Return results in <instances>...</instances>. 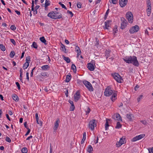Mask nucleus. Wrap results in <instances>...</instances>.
<instances>
[{
	"mask_svg": "<svg viewBox=\"0 0 153 153\" xmlns=\"http://www.w3.org/2000/svg\"><path fill=\"white\" fill-rule=\"evenodd\" d=\"M123 59L126 63L132 64L134 65L137 67H138L139 65L137 57L135 56H126Z\"/></svg>",
	"mask_w": 153,
	"mask_h": 153,
	"instance_id": "obj_1",
	"label": "nucleus"
},
{
	"mask_svg": "<svg viewBox=\"0 0 153 153\" xmlns=\"http://www.w3.org/2000/svg\"><path fill=\"white\" fill-rule=\"evenodd\" d=\"M48 16L51 19H61L62 17V15L61 13L55 11L49 13L48 15Z\"/></svg>",
	"mask_w": 153,
	"mask_h": 153,
	"instance_id": "obj_2",
	"label": "nucleus"
},
{
	"mask_svg": "<svg viewBox=\"0 0 153 153\" xmlns=\"http://www.w3.org/2000/svg\"><path fill=\"white\" fill-rule=\"evenodd\" d=\"M111 75L113 78L117 82L121 83L122 82V81H123V79L122 77H121L118 73H114V74H112Z\"/></svg>",
	"mask_w": 153,
	"mask_h": 153,
	"instance_id": "obj_3",
	"label": "nucleus"
},
{
	"mask_svg": "<svg viewBox=\"0 0 153 153\" xmlns=\"http://www.w3.org/2000/svg\"><path fill=\"white\" fill-rule=\"evenodd\" d=\"M126 17L130 23H132L133 21V15L131 12H128L126 14Z\"/></svg>",
	"mask_w": 153,
	"mask_h": 153,
	"instance_id": "obj_4",
	"label": "nucleus"
},
{
	"mask_svg": "<svg viewBox=\"0 0 153 153\" xmlns=\"http://www.w3.org/2000/svg\"><path fill=\"white\" fill-rule=\"evenodd\" d=\"M83 82L89 91H93L94 88L91 84L89 82L86 80H85L83 81Z\"/></svg>",
	"mask_w": 153,
	"mask_h": 153,
	"instance_id": "obj_5",
	"label": "nucleus"
},
{
	"mask_svg": "<svg viewBox=\"0 0 153 153\" xmlns=\"http://www.w3.org/2000/svg\"><path fill=\"white\" fill-rule=\"evenodd\" d=\"M89 128L91 130H93L94 128V127L96 126V121L95 120H93L90 121L88 125Z\"/></svg>",
	"mask_w": 153,
	"mask_h": 153,
	"instance_id": "obj_6",
	"label": "nucleus"
},
{
	"mask_svg": "<svg viewBox=\"0 0 153 153\" xmlns=\"http://www.w3.org/2000/svg\"><path fill=\"white\" fill-rule=\"evenodd\" d=\"M113 93V91L109 87L106 88L104 92V95L106 96L109 97Z\"/></svg>",
	"mask_w": 153,
	"mask_h": 153,
	"instance_id": "obj_7",
	"label": "nucleus"
},
{
	"mask_svg": "<svg viewBox=\"0 0 153 153\" xmlns=\"http://www.w3.org/2000/svg\"><path fill=\"white\" fill-rule=\"evenodd\" d=\"M126 138L125 137H123L120 139L119 142H117L116 145L117 147H119L121 146L123 144H124L126 143L125 141Z\"/></svg>",
	"mask_w": 153,
	"mask_h": 153,
	"instance_id": "obj_8",
	"label": "nucleus"
},
{
	"mask_svg": "<svg viewBox=\"0 0 153 153\" xmlns=\"http://www.w3.org/2000/svg\"><path fill=\"white\" fill-rule=\"evenodd\" d=\"M139 29V27L137 25H135L130 28L129 30V31L131 34L134 33L135 32L138 31Z\"/></svg>",
	"mask_w": 153,
	"mask_h": 153,
	"instance_id": "obj_9",
	"label": "nucleus"
},
{
	"mask_svg": "<svg viewBox=\"0 0 153 153\" xmlns=\"http://www.w3.org/2000/svg\"><path fill=\"white\" fill-rule=\"evenodd\" d=\"M145 136V135L144 134H141L139 135L136 136V137H134L132 140L131 141L132 142H135L137 140H140L144 137Z\"/></svg>",
	"mask_w": 153,
	"mask_h": 153,
	"instance_id": "obj_10",
	"label": "nucleus"
},
{
	"mask_svg": "<svg viewBox=\"0 0 153 153\" xmlns=\"http://www.w3.org/2000/svg\"><path fill=\"white\" fill-rule=\"evenodd\" d=\"M119 4L121 7H123L126 5L128 0H119Z\"/></svg>",
	"mask_w": 153,
	"mask_h": 153,
	"instance_id": "obj_11",
	"label": "nucleus"
},
{
	"mask_svg": "<svg viewBox=\"0 0 153 153\" xmlns=\"http://www.w3.org/2000/svg\"><path fill=\"white\" fill-rule=\"evenodd\" d=\"M113 118L115 120L118 121H122V120L120 114L118 113H116L113 116Z\"/></svg>",
	"mask_w": 153,
	"mask_h": 153,
	"instance_id": "obj_12",
	"label": "nucleus"
},
{
	"mask_svg": "<svg viewBox=\"0 0 153 153\" xmlns=\"http://www.w3.org/2000/svg\"><path fill=\"white\" fill-rule=\"evenodd\" d=\"M112 21L111 20H107L105 22V26L104 27V29H106L108 30L110 29L109 28L110 27V23Z\"/></svg>",
	"mask_w": 153,
	"mask_h": 153,
	"instance_id": "obj_13",
	"label": "nucleus"
},
{
	"mask_svg": "<svg viewBox=\"0 0 153 153\" xmlns=\"http://www.w3.org/2000/svg\"><path fill=\"white\" fill-rule=\"evenodd\" d=\"M121 21H123L121 23V26L120 27V28L122 29H124L125 27L127 26V22H125V21H126V20L123 18H121Z\"/></svg>",
	"mask_w": 153,
	"mask_h": 153,
	"instance_id": "obj_14",
	"label": "nucleus"
},
{
	"mask_svg": "<svg viewBox=\"0 0 153 153\" xmlns=\"http://www.w3.org/2000/svg\"><path fill=\"white\" fill-rule=\"evenodd\" d=\"M59 123L60 121L59 119H57L54 123V127H53L54 132L56 131V130H57L58 127Z\"/></svg>",
	"mask_w": 153,
	"mask_h": 153,
	"instance_id": "obj_15",
	"label": "nucleus"
},
{
	"mask_svg": "<svg viewBox=\"0 0 153 153\" xmlns=\"http://www.w3.org/2000/svg\"><path fill=\"white\" fill-rule=\"evenodd\" d=\"M75 51L77 53V57L78 58L81 52L79 47L78 46H76L75 48Z\"/></svg>",
	"mask_w": 153,
	"mask_h": 153,
	"instance_id": "obj_16",
	"label": "nucleus"
},
{
	"mask_svg": "<svg viewBox=\"0 0 153 153\" xmlns=\"http://www.w3.org/2000/svg\"><path fill=\"white\" fill-rule=\"evenodd\" d=\"M87 68L90 71H93L94 69V65L91 63L88 64Z\"/></svg>",
	"mask_w": 153,
	"mask_h": 153,
	"instance_id": "obj_17",
	"label": "nucleus"
},
{
	"mask_svg": "<svg viewBox=\"0 0 153 153\" xmlns=\"http://www.w3.org/2000/svg\"><path fill=\"white\" fill-rule=\"evenodd\" d=\"M111 51L110 50H106L105 51V56L106 57V59H108L109 57L111 56V55L110 54Z\"/></svg>",
	"mask_w": 153,
	"mask_h": 153,
	"instance_id": "obj_18",
	"label": "nucleus"
},
{
	"mask_svg": "<svg viewBox=\"0 0 153 153\" xmlns=\"http://www.w3.org/2000/svg\"><path fill=\"white\" fill-rule=\"evenodd\" d=\"M126 117L130 121L133 120V118H134L133 115L131 114H126Z\"/></svg>",
	"mask_w": 153,
	"mask_h": 153,
	"instance_id": "obj_19",
	"label": "nucleus"
},
{
	"mask_svg": "<svg viewBox=\"0 0 153 153\" xmlns=\"http://www.w3.org/2000/svg\"><path fill=\"white\" fill-rule=\"evenodd\" d=\"M50 68V66L48 65H43L41 67L42 69L43 70L45 71L48 70Z\"/></svg>",
	"mask_w": 153,
	"mask_h": 153,
	"instance_id": "obj_20",
	"label": "nucleus"
},
{
	"mask_svg": "<svg viewBox=\"0 0 153 153\" xmlns=\"http://www.w3.org/2000/svg\"><path fill=\"white\" fill-rule=\"evenodd\" d=\"M147 3V9H148V10H149V9H151V3L150 0H146Z\"/></svg>",
	"mask_w": 153,
	"mask_h": 153,
	"instance_id": "obj_21",
	"label": "nucleus"
},
{
	"mask_svg": "<svg viewBox=\"0 0 153 153\" xmlns=\"http://www.w3.org/2000/svg\"><path fill=\"white\" fill-rule=\"evenodd\" d=\"M117 94L116 93H114L113 94H112V96L111 97V100L112 101H114L117 98Z\"/></svg>",
	"mask_w": 153,
	"mask_h": 153,
	"instance_id": "obj_22",
	"label": "nucleus"
},
{
	"mask_svg": "<svg viewBox=\"0 0 153 153\" xmlns=\"http://www.w3.org/2000/svg\"><path fill=\"white\" fill-rule=\"evenodd\" d=\"M70 75H68L66 76V79L65 80V81L66 82H69L71 80V76L70 74H69Z\"/></svg>",
	"mask_w": 153,
	"mask_h": 153,
	"instance_id": "obj_23",
	"label": "nucleus"
},
{
	"mask_svg": "<svg viewBox=\"0 0 153 153\" xmlns=\"http://www.w3.org/2000/svg\"><path fill=\"white\" fill-rule=\"evenodd\" d=\"M93 148L92 146L90 145H89L87 149V151L89 153H93Z\"/></svg>",
	"mask_w": 153,
	"mask_h": 153,
	"instance_id": "obj_24",
	"label": "nucleus"
},
{
	"mask_svg": "<svg viewBox=\"0 0 153 153\" xmlns=\"http://www.w3.org/2000/svg\"><path fill=\"white\" fill-rule=\"evenodd\" d=\"M40 40L42 43H44L45 45H46L47 43H46V41L44 37L42 36L40 38Z\"/></svg>",
	"mask_w": 153,
	"mask_h": 153,
	"instance_id": "obj_25",
	"label": "nucleus"
},
{
	"mask_svg": "<svg viewBox=\"0 0 153 153\" xmlns=\"http://www.w3.org/2000/svg\"><path fill=\"white\" fill-rule=\"evenodd\" d=\"M108 121H111V120L109 119H106V122L105 125V127L106 130H107L108 128V127L109 126Z\"/></svg>",
	"mask_w": 153,
	"mask_h": 153,
	"instance_id": "obj_26",
	"label": "nucleus"
},
{
	"mask_svg": "<svg viewBox=\"0 0 153 153\" xmlns=\"http://www.w3.org/2000/svg\"><path fill=\"white\" fill-rule=\"evenodd\" d=\"M62 57L63 59L66 61L67 63H69L70 62V60L69 57H66L64 55H62Z\"/></svg>",
	"mask_w": 153,
	"mask_h": 153,
	"instance_id": "obj_27",
	"label": "nucleus"
},
{
	"mask_svg": "<svg viewBox=\"0 0 153 153\" xmlns=\"http://www.w3.org/2000/svg\"><path fill=\"white\" fill-rule=\"evenodd\" d=\"M86 138V133L84 132L83 134V138L81 142V144H83L84 143V141L85 140Z\"/></svg>",
	"mask_w": 153,
	"mask_h": 153,
	"instance_id": "obj_28",
	"label": "nucleus"
},
{
	"mask_svg": "<svg viewBox=\"0 0 153 153\" xmlns=\"http://www.w3.org/2000/svg\"><path fill=\"white\" fill-rule=\"evenodd\" d=\"M12 98L16 101H18L19 100V98L18 96L16 94L13 95Z\"/></svg>",
	"mask_w": 153,
	"mask_h": 153,
	"instance_id": "obj_29",
	"label": "nucleus"
},
{
	"mask_svg": "<svg viewBox=\"0 0 153 153\" xmlns=\"http://www.w3.org/2000/svg\"><path fill=\"white\" fill-rule=\"evenodd\" d=\"M61 47L62 48V51H63L64 52L66 53L67 52L66 51V49L65 48V46L64 45L61 43Z\"/></svg>",
	"mask_w": 153,
	"mask_h": 153,
	"instance_id": "obj_30",
	"label": "nucleus"
},
{
	"mask_svg": "<svg viewBox=\"0 0 153 153\" xmlns=\"http://www.w3.org/2000/svg\"><path fill=\"white\" fill-rule=\"evenodd\" d=\"M29 65V62H25L23 65V68L24 69H25L28 67Z\"/></svg>",
	"mask_w": 153,
	"mask_h": 153,
	"instance_id": "obj_31",
	"label": "nucleus"
},
{
	"mask_svg": "<svg viewBox=\"0 0 153 153\" xmlns=\"http://www.w3.org/2000/svg\"><path fill=\"white\" fill-rule=\"evenodd\" d=\"M71 69L73 70L74 72L76 73V67L75 65L73 64L71 65Z\"/></svg>",
	"mask_w": 153,
	"mask_h": 153,
	"instance_id": "obj_32",
	"label": "nucleus"
},
{
	"mask_svg": "<svg viewBox=\"0 0 153 153\" xmlns=\"http://www.w3.org/2000/svg\"><path fill=\"white\" fill-rule=\"evenodd\" d=\"M50 1L49 0H45V3L43 5H44V7H45V8H46V7L50 5V4L49 3Z\"/></svg>",
	"mask_w": 153,
	"mask_h": 153,
	"instance_id": "obj_33",
	"label": "nucleus"
},
{
	"mask_svg": "<svg viewBox=\"0 0 153 153\" xmlns=\"http://www.w3.org/2000/svg\"><path fill=\"white\" fill-rule=\"evenodd\" d=\"M0 48L1 50L3 51H5L6 50L5 46L2 44H0Z\"/></svg>",
	"mask_w": 153,
	"mask_h": 153,
	"instance_id": "obj_34",
	"label": "nucleus"
},
{
	"mask_svg": "<svg viewBox=\"0 0 153 153\" xmlns=\"http://www.w3.org/2000/svg\"><path fill=\"white\" fill-rule=\"evenodd\" d=\"M31 47H33L34 48L37 49L38 47V45H37L36 43L34 42H33V44L31 45Z\"/></svg>",
	"mask_w": 153,
	"mask_h": 153,
	"instance_id": "obj_35",
	"label": "nucleus"
},
{
	"mask_svg": "<svg viewBox=\"0 0 153 153\" xmlns=\"http://www.w3.org/2000/svg\"><path fill=\"white\" fill-rule=\"evenodd\" d=\"M41 76H48L49 74H48L46 72H42L41 73Z\"/></svg>",
	"mask_w": 153,
	"mask_h": 153,
	"instance_id": "obj_36",
	"label": "nucleus"
},
{
	"mask_svg": "<svg viewBox=\"0 0 153 153\" xmlns=\"http://www.w3.org/2000/svg\"><path fill=\"white\" fill-rule=\"evenodd\" d=\"M122 126V125L120 124V122H118L117 123L116 126L115 127L116 128H119Z\"/></svg>",
	"mask_w": 153,
	"mask_h": 153,
	"instance_id": "obj_37",
	"label": "nucleus"
},
{
	"mask_svg": "<svg viewBox=\"0 0 153 153\" xmlns=\"http://www.w3.org/2000/svg\"><path fill=\"white\" fill-rule=\"evenodd\" d=\"M15 55V53L13 51H12L10 54V56L11 58H13Z\"/></svg>",
	"mask_w": 153,
	"mask_h": 153,
	"instance_id": "obj_38",
	"label": "nucleus"
},
{
	"mask_svg": "<svg viewBox=\"0 0 153 153\" xmlns=\"http://www.w3.org/2000/svg\"><path fill=\"white\" fill-rule=\"evenodd\" d=\"M117 25H115L114 28L113 29V33L114 35L115 33H117L118 30H117Z\"/></svg>",
	"mask_w": 153,
	"mask_h": 153,
	"instance_id": "obj_39",
	"label": "nucleus"
},
{
	"mask_svg": "<svg viewBox=\"0 0 153 153\" xmlns=\"http://www.w3.org/2000/svg\"><path fill=\"white\" fill-rule=\"evenodd\" d=\"M80 96H78L76 95H74V99L75 102H77L80 99Z\"/></svg>",
	"mask_w": 153,
	"mask_h": 153,
	"instance_id": "obj_40",
	"label": "nucleus"
},
{
	"mask_svg": "<svg viewBox=\"0 0 153 153\" xmlns=\"http://www.w3.org/2000/svg\"><path fill=\"white\" fill-rule=\"evenodd\" d=\"M21 151L23 153H27V150L26 148H23L22 149Z\"/></svg>",
	"mask_w": 153,
	"mask_h": 153,
	"instance_id": "obj_41",
	"label": "nucleus"
},
{
	"mask_svg": "<svg viewBox=\"0 0 153 153\" xmlns=\"http://www.w3.org/2000/svg\"><path fill=\"white\" fill-rule=\"evenodd\" d=\"M26 62H30V56H28L26 57Z\"/></svg>",
	"mask_w": 153,
	"mask_h": 153,
	"instance_id": "obj_42",
	"label": "nucleus"
},
{
	"mask_svg": "<svg viewBox=\"0 0 153 153\" xmlns=\"http://www.w3.org/2000/svg\"><path fill=\"white\" fill-rule=\"evenodd\" d=\"M151 9H149V10H148V9H147L146 10L148 16H149L150 15L151 13Z\"/></svg>",
	"mask_w": 153,
	"mask_h": 153,
	"instance_id": "obj_43",
	"label": "nucleus"
},
{
	"mask_svg": "<svg viewBox=\"0 0 153 153\" xmlns=\"http://www.w3.org/2000/svg\"><path fill=\"white\" fill-rule=\"evenodd\" d=\"M59 4L60 5L62 8H64L65 9L67 10V8L66 6L63 4H62L61 2L59 3Z\"/></svg>",
	"mask_w": 153,
	"mask_h": 153,
	"instance_id": "obj_44",
	"label": "nucleus"
},
{
	"mask_svg": "<svg viewBox=\"0 0 153 153\" xmlns=\"http://www.w3.org/2000/svg\"><path fill=\"white\" fill-rule=\"evenodd\" d=\"M111 56L108 59H107V61H109V60H110L111 61H112L114 59V55H113V56Z\"/></svg>",
	"mask_w": 153,
	"mask_h": 153,
	"instance_id": "obj_45",
	"label": "nucleus"
},
{
	"mask_svg": "<svg viewBox=\"0 0 153 153\" xmlns=\"http://www.w3.org/2000/svg\"><path fill=\"white\" fill-rule=\"evenodd\" d=\"M140 122L144 125H146L147 124V122L145 120H142Z\"/></svg>",
	"mask_w": 153,
	"mask_h": 153,
	"instance_id": "obj_46",
	"label": "nucleus"
},
{
	"mask_svg": "<svg viewBox=\"0 0 153 153\" xmlns=\"http://www.w3.org/2000/svg\"><path fill=\"white\" fill-rule=\"evenodd\" d=\"M67 13L68 14H69L71 15V17H72L73 15L74 14L72 13V12L69 10H68L67 11Z\"/></svg>",
	"mask_w": 153,
	"mask_h": 153,
	"instance_id": "obj_47",
	"label": "nucleus"
},
{
	"mask_svg": "<svg viewBox=\"0 0 153 153\" xmlns=\"http://www.w3.org/2000/svg\"><path fill=\"white\" fill-rule=\"evenodd\" d=\"M75 108V106L74 105H72L70 107V111H73Z\"/></svg>",
	"mask_w": 153,
	"mask_h": 153,
	"instance_id": "obj_48",
	"label": "nucleus"
},
{
	"mask_svg": "<svg viewBox=\"0 0 153 153\" xmlns=\"http://www.w3.org/2000/svg\"><path fill=\"white\" fill-rule=\"evenodd\" d=\"M87 110L86 111V114L87 115L90 112L91 110L90 108L88 107H87Z\"/></svg>",
	"mask_w": 153,
	"mask_h": 153,
	"instance_id": "obj_49",
	"label": "nucleus"
},
{
	"mask_svg": "<svg viewBox=\"0 0 153 153\" xmlns=\"http://www.w3.org/2000/svg\"><path fill=\"white\" fill-rule=\"evenodd\" d=\"M5 140L6 141L9 143H10L11 142V140L7 136L6 137Z\"/></svg>",
	"mask_w": 153,
	"mask_h": 153,
	"instance_id": "obj_50",
	"label": "nucleus"
},
{
	"mask_svg": "<svg viewBox=\"0 0 153 153\" xmlns=\"http://www.w3.org/2000/svg\"><path fill=\"white\" fill-rule=\"evenodd\" d=\"M10 29L13 30H15L16 29V27L14 25H12L10 27Z\"/></svg>",
	"mask_w": 153,
	"mask_h": 153,
	"instance_id": "obj_51",
	"label": "nucleus"
},
{
	"mask_svg": "<svg viewBox=\"0 0 153 153\" xmlns=\"http://www.w3.org/2000/svg\"><path fill=\"white\" fill-rule=\"evenodd\" d=\"M10 41L11 43L12 44H13L14 45H16V42L14 39H10Z\"/></svg>",
	"mask_w": 153,
	"mask_h": 153,
	"instance_id": "obj_52",
	"label": "nucleus"
},
{
	"mask_svg": "<svg viewBox=\"0 0 153 153\" xmlns=\"http://www.w3.org/2000/svg\"><path fill=\"white\" fill-rule=\"evenodd\" d=\"M16 84L18 87V89L20 90V85L19 83L18 82H16Z\"/></svg>",
	"mask_w": 153,
	"mask_h": 153,
	"instance_id": "obj_53",
	"label": "nucleus"
},
{
	"mask_svg": "<svg viewBox=\"0 0 153 153\" xmlns=\"http://www.w3.org/2000/svg\"><path fill=\"white\" fill-rule=\"evenodd\" d=\"M34 1L32 0V6H31V10H34Z\"/></svg>",
	"mask_w": 153,
	"mask_h": 153,
	"instance_id": "obj_54",
	"label": "nucleus"
},
{
	"mask_svg": "<svg viewBox=\"0 0 153 153\" xmlns=\"http://www.w3.org/2000/svg\"><path fill=\"white\" fill-rule=\"evenodd\" d=\"M142 97H143L142 95H140L139 96V97L137 98V100L138 102H139L140 101V100L142 99Z\"/></svg>",
	"mask_w": 153,
	"mask_h": 153,
	"instance_id": "obj_55",
	"label": "nucleus"
},
{
	"mask_svg": "<svg viewBox=\"0 0 153 153\" xmlns=\"http://www.w3.org/2000/svg\"><path fill=\"white\" fill-rule=\"evenodd\" d=\"M24 126L25 127L27 128V129H28V128H29L28 127L27 122H25L24 123Z\"/></svg>",
	"mask_w": 153,
	"mask_h": 153,
	"instance_id": "obj_56",
	"label": "nucleus"
},
{
	"mask_svg": "<svg viewBox=\"0 0 153 153\" xmlns=\"http://www.w3.org/2000/svg\"><path fill=\"white\" fill-rule=\"evenodd\" d=\"M78 8H80L81 7V4L80 2H78L77 4Z\"/></svg>",
	"mask_w": 153,
	"mask_h": 153,
	"instance_id": "obj_57",
	"label": "nucleus"
},
{
	"mask_svg": "<svg viewBox=\"0 0 153 153\" xmlns=\"http://www.w3.org/2000/svg\"><path fill=\"white\" fill-rule=\"evenodd\" d=\"M27 129V131L25 135V136H27L29 134L30 131V129L29 128H28V129Z\"/></svg>",
	"mask_w": 153,
	"mask_h": 153,
	"instance_id": "obj_58",
	"label": "nucleus"
},
{
	"mask_svg": "<svg viewBox=\"0 0 153 153\" xmlns=\"http://www.w3.org/2000/svg\"><path fill=\"white\" fill-rule=\"evenodd\" d=\"M26 76L27 77V80L28 81H29V73L28 72H26Z\"/></svg>",
	"mask_w": 153,
	"mask_h": 153,
	"instance_id": "obj_59",
	"label": "nucleus"
},
{
	"mask_svg": "<svg viewBox=\"0 0 153 153\" xmlns=\"http://www.w3.org/2000/svg\"><path fill=\"white\" fill-rule=\"evenodd\" d=\"M113 4H116L117 3V0H111Z\"/></svg>",
	"mask_w": 153,
	"mask_h": 153,
	"instance_id": "obj_60",
	"label": "nucleus"
},
{
	"mask_svg": "<svg viewBox=\"0 0 153 153\" xmlns=\"http://www.w3.org/2000/svg\"><path fill=\"white\" fill-rule=\"evenodd\" d=\"M95 39L96 41V43L95 44V45L96 46H97L99 44V41L98 40H97V38H96Z\"/></svg>",
	"mask_w": 153,
	"mask_h": 153,
	"instance_id": "obj_61",
	"label": "nucleus"
},
{
	"mask_svg": "<svg viewBox=\"0 0 153 153\" xmlns=\"http://www.w3.org/2000/svg\"><path fill=\"white\" fill-rule=\"evenodd\" d=\"M149 151L150 153H153V147L150 148Z\"/></svg>",
	"mask_w": 153,
	"mask_h": 153,
	"instance_id": "obj_62",
	"label": "nucleus"
},
{
	"mask_svg": "<svg viewBox=\"0 0 153 153\" xmlns=\"http://www.w3.org/2000/svg\"><path fill=\"white\" fill-rule=\"evenodd\" d=\"M35 117L36 122H38L37 120H39V117L38 116V114L37 113L35 114Z\"/></svg>",
	"mask_w": 153,
	"mask_h": 153,
	"instance_id": "obj_63",
	"label": "nucleus"
},
{
	"mask_svg": "<svg viewBox=\"0 0 153 153\" xmlns=\"http://www.w3.org/2000/svg\"><path fill=\"white\" fill-rule=\"evenodd\" d=\"M74 95H76L77 96H80V93L79 91H77L76 94H75Z\"/></svg>",
	"mask_w": 153,
	"mask_h": 153,
	"instance_id": "obj_64",
	"label": "nucleus"
}]
</instances>
